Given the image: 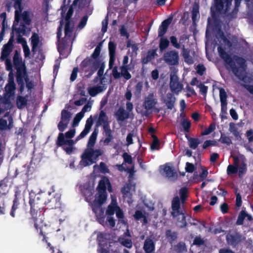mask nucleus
Masks as SVG:
<instances>
[{"instance_id": "obj_52", "label": "nucleus", "mask_w": 253, "mask_h": 253, "mask_svg": "<svg viewBox=\"0 0 253 253\" xmlns=\"http://www.w3.org/2000/svg\"><path fill=\"white\" fill-rule=\"evenodd\" d=\"M109 54V55H116V44L114 42H109L108 43Z\"/></svg>"}, {"instance_id": "obj_50", "label": "nucleus", "mask_w": 253, "mask_h": 253, "mask_svg": "<svg viewBox=\"0 0 253 253\" xmlns=\"http://www.w3.org/2000/svg\"><path fill=\"white\" fill-rule=\"evenodd\" d=\"M219 97L221 104L227 102V95L223 88H219Z\"/></svg>"}, {"instance_id": "obj_54", "label": "nucleus", "mask_w": 253, "mask_h": 253, "mask_svg": "<svg viewBox=\"0 0 253 253\" xmlns=\"http://www.w3.org/2000/svg\"><path fill=\"white\" fill-rule=\"evenodd\" d=\"M199 14L198 6L193 7L192 11V20L193 23H195L198 15Z\"/></svg>"}, {"instance_id": "obj_27", "label": "nucleus", "mask_w": 253, "mask_h": 253, "mask_svg": "<svg viewBox=\"0 0 253 253\" xmlns=\"http://www.w3.org/2000/svg\"><path fill=\"white\" fill-rule=\"evenodd\" d=\"M157 55L156 49L150 50L147 52V55L141 59L142 64H146Z\"/></svg>"}, {"instance_id": "obj_25", "label": "nucleus", "mask_w": 253, "mask_h": 253, "mask_svg": "<svg viewBox=\"0 0 253 253\" xmlns=\"http://www.w3.org/2000/svg\"><path fill=\"white\" fill-rule=\"evenodd\" d=\"M160 168L163 170V174L168 178L173 177L176 174L173 168L168 164H166L164 165L161 166Z\"/></svg>"}, {"instance_id": "obj_21", "label": "nucleus", "mask_w": 253, "mask_h": 253, "mask_svg": "<svg viewBox=\"0 0 253 253\" xmlns=\"http://www.w3.org/2000/svg\"><path fill=\"white\" fill-rule=\"evenodd\" d=\"M75 142L71 139H66L64 134L61 132L59 133L57 137L56 144L58 146H62L64 145H67L68 146L73 147Z\"/></svg>"}, {"instance_id": "obj_13", "label": "nucleus", "mask_w": 253, "mask_h": 253, "mask_svg": "<svg viewBox=\"0 0 253 253\" xmlns=\"http://www.w3.org/2000/svg\"><path fill=\"white\" fill-rule=\"evenodd\" d=\"M92 210L94 213L97 222L103 226H106L105 222V215L104 214V209L102 207L92 206Z\"/></svg>"}, {"instance_id": "obj_45", "label": "nucleus", "mask_w": 253, "mask_h": 253, "mask_svg": "<svg viewBox=\"0 0 253 253\" xmlns=\"http://www.w3.org/2000/svg\"><path fill=\"white\" fill-rule=\"evenodd\" d=\"M101 43H99L97 45L93 53L91 54L90 58L96 60H100L99 58V56L100 55L101 52Z\"/></svg>"}, {"instance_id": "obj_61", "label": "nucleus", "mask_w": 253, "mask_h": 253, "mask_svg": "<svg viewBox=\"0 0 253 253\" xmlns=\"http://www.w3.org/2000/svg\"><path fill=\"white\" fill-rule=\"evenodd\" d=\"M73 12H74V9H73L72 5H71L69 7V8L67 11V13L66 14V15L65 17L66 22H69V23H71V22H70L71 18L73 14Z\"/></svg>"}, {"instance_id": "obj_43", "label": "nucleus", "mask_w": 253, "mask_h": 253, "mask_svg": "<svg viewBox=\"0 0 253 253\" xmlns=\"http://www.w3.org/2000/svg\"><path fill=\"white\" fill-rule=\"evenodd\" d=\"M246 211L245 210H242L239 213L236 224L237 225H241L244 223V220L246 218Z\"/></svg>"}, {"instance_id": "obj_14", "label": "nucleus", "mask_w": 253, "mask_h": 253, "mask_svg": "<svg viewBox=\"0 0 253 253\" xmlns=\"http://www.w3.org/2000/svg\"><path fill=\"white\" fill-rule=\"evenodd\" d=\"M242 236L240 233L235 232L233 234H228L226 235V239L228 245L233 247H236L241 242Z\"/></svg>"}, {"instance_id": "obj_32", "label": "nucleus", "mask_w": 253, "mask_h": 253, "mask_svg": "<svg viewBox=\"0 0 253 253\" xmlns=\"http://www.w3.org/2000/svg\"><path fill=\"white\" fill-rule=\"evenodd\" d=\"M28 97V95L25 96H17V107L20 109L24 108L27 104Z\"/></svg>"}, {"instance_id": "obj_20", "label": "nucleus", "mask_w": 253, "mask_h": 253, "mask_svg": "<svg viewBox=\"0 0 253 253\" xmlns=\"http://www.w3.org/2000/svg\"><path fill=\"white\" fill-rule=\"evenodd\" d=\"M157 103V100L154 97L153 93H150L145 99L144 106L145 109L149 110L153 109Z\"/></svg>"}, {"instance_id": "obj_56", "label": "nucleus", "mask_w": 253, "mask_h": 253, "mask_svg": "<svg viewBox=\"0 0 253 253\" xmlns=\"http://www.w3.org/2000/svg\"><path fill=\"white\" fill-rule=\"evenodd\" d=\"M121 244L127 248H131L132 247V242L131 239H122L121 241Z\"/></svg>"}, {"instance_id": "obj_15", "label": "nucleus", "mask_w": 253, "mask_h": 253, "mask_svg": "<svg viewBox=\"0 0 253 253\" xmlns=\"http://www.w3.org/2000/svg\"><path fill=\"white\" fill-rule=\"evenodd\" d=\"M107 188L109 192H112V185L109 178L104 176L99 181L97 189L98 192H107Z\"/></svg>"}, {"instance_id": "obj_30", "label": "nucleus", "mask_w": 253, "mask_h": 253, "mask_svg": "<svg viewBox=\"0 0 253 253\" xmlns=\"http://www.w3.org/2000/svg\"><path fill=\"white\" fill-rule=\"evenodd\" d=\"M119 206L116 201L113 200L111 203L108 206L106 214L108 216H112L116 212Z\"/></svg>"}, {"instance_id": "obj_6", "label": "nucleus", "mask_w": 253, "mask_h": 253, "mask_svg": "<svg viewBox=\"0 0 253 253\" xmlns=\"http://www.w3.org/2000/svg\"><path fill=\"white\" fill-rule=\"evenodd\" d=\"M101 64L100 60H96L91 58L86 57L82 61L81 66L85 73L86 76L90 78L99 68Z\"/></svg>"}, {"instance_id": "obj_57", "label": "nucleus", "mask_w": 253, "mask_h": 253, "mask_svg": "<svg viewBox=\"0 0 253 253\" xmlns=\"http://www.w3.org/2000/svg\"><path fill=\"white\" fill-rule=\"evenodd\" d=\"M197 87L200 88V93L202 95L206 96L208 92V87L201 83L197 85Z\"/></svg>"}, {"instance_id": "obj_5", "label": "nucleus", "mask_w": 253, "mask_h": 253, "mask_svg": "<svg viewBox=\"0 0 253 253\" xmlns=\"http://www.w3.org/2000/svg\"><path fill=\"white\" fill-rule=\"evenodd\" d=\"M97 132L94 130L89 136L86 148L82 155L81 158L85 163V166H90L96 163L98 160V157L103 155L104 152L101 149H93L96 142Z\"/></svg>"}, {"instance_id": "obj_1", "label": "nucleus", "mask_w": 253, "mask_h": 253, "mask_svg": "<svg viewBox=\"0 0 253 253\" xmlns=\"http://www.w3.org/2000/svg\"><path fill=\"white\" fill-rule=\"evenodd\" d=\"M46 194L44 192H41L36 194L32 191L29 193V204L30 205V214L32 219L34 222L35 228L38 230H41V234H43L42 228L43 225V215L42 211L45 206L44 200H46Z\"/></svg>"}, {"instance_id": "obj_34", "label": "nucleus", "mask_w": 253, "mask_h": 253, "mask_svg": "<svg viewBox=\"0 0 253 253\" xmlns=\"http://www.w3.org/2000/svg\"><path fill=\"white\" fill-rule=\"evenodd\" d=\"M121 76H123L126 80L131 79V75L128 72V70H130V68L128 65H122L120 67Z\"/></svg>"}, {"instance_id": "obj_28", "label": "nucleus", "mask_w": 253, "mask_h": 253, "mask_svg": "<svg viewBox=\"0 0 253 253\" xmlns=\"http://www.w3.org/2000/svg\"><path fill=\"white\" fill-rule=\"evenodd\" d=\"M117 120L118 121H124L129 117V114L123 108H120L115 114Z\"/></svg>"}, {"instance_id": "obj_64", "label": "nucleus", "mask_w": 253, "mask_h": 253, "mask_svg": "<svg viewBox=\"0 0 253 253\" xmlns=\"http://www.w3.org/2000/svg\"><path fill=\"white\" fill-rule=\"evenodd\" d=\"M195 169L194 165L189 162L186 163L185 170L187 172L192 173Z\"/></svg>"}, {"instance_id": "obj_18", "label": "nucleus", "mask_w": 253, "mask_h": 253, "mask_svg": "<svg viewBox=\"0 0 253 253\" xmlns=\"http://www.w3.org/2000/svg\"><path fill=\"white\" fill-rule=\"evenodd\" d=\"M107 192H98L95 195V198L93 201L91 206L102 207V205L105 203L107 200Z\"/></svg>"}, {"instance_id": "obj_23", "label": "nucleus", "mask_w": 253, "mask_h": 253, "mask_svg": "<svg viewBox=\"0 0 253 253\" xmlns=\"http://www.w3.org/2000/svg\"><path fill=\"white\" fill-rule=\"evenodd\" d=\"M103 128L105 135L106 137L104 140V143L108 144L113 139L112 130L110 128L109 124L107 122L105 125H103Z\"/></svg>"}, {"instance_id": "obj_31", "label": "nucleus", "mask_w": 253, "mask_h": 253, "mask_svg": "<svg viewBox=\"0 0 253 253\" xmlns=\"http://www.w3.org/2000/svg\"><path fill=\"white\" fill-rule=\"evenodd\" d=\"M93 189L89 186H84L82 189V193L85 197L86 201L90 200L93 195Z\"/></svg>"}, {"instance_id": "obj_48", "label": "nucleus", "mask_w": 253, "mask_h": 253, "mask_svg": "<svg viewBox=\"0 0 253 253\" xmlns=\"http://www.w3.org/2000/svg\"><path fill=\"white\" fill-rule=\"evenodd\" d=\"M218 141L223 144L230 145L232 144V140L229 136H227L224 133H221Z\"/></svg>"}, {"instance_id": "obj_29", "label": "nucleus", "mask_w": 253, "mask_h": 253, "mask_svg": "<svg viewBox=\"0 0 253 253\" xmlns=\"http://www.w3.org/2000/svg\"><path fill=\"white\" fill-rule=\"evenodd\" d=\"M106 88L104 86L97 85L89 87L88 91L90 96L94 97L97 94L103 91Z\"/></svg>"}, {"instance_id": "obj_7", "label": "nucleus", "mask_w": 253, "mask_h": 253, "mask_svg": "<svg viewBox=\"0 0 253 253\" xmlns=\"http://www.w3.org/2000/svg\"><path fill=\"white\" fill-rule=\"evenodd\" d=\"M5 64L7 70L10 71L8 75V84H6L5 89V97L10 98L14 93L15 84L14 82V75L12 73V64L11 61L8 59L5 60Z\"/></svg>"}, {"instance_id": "obj_51", "label": "nucleus", "mask_w": 253, "mask_h": 253, "mask_svg": "<svg viewBox=\"0 0 253 253\" xmlns=\"http://www.w3.org/2000/svg\"><path fill=\"white\" fill-rule=\"evenodd\" d=\"M175 250L178 253H184L187 252L186 245L184 242H179L175 246Z\"/></svg>"}, {"instance_id": "obj_3", "label": "nucleus", "mask_w": 253, "mask_h": 253, "mask_svg": "<svg viewBox=\"0 0 253 253\" xmlns=\"http://www.w3.org/2000/svg\"><path fill=\"white\" fill-rule=\"evenodd\" d=\"M17 84L19 86L18 91L22 94L26 86L28 90L34 87V82L30 80L26 66L25 61L23 60L20 52L17 50Z\"/></svg>"}, {"instance_id": "obj_33", "label": "nucleus", "mask_w": 253, "mask_h": 253, "mask_svg": "<svg viewBox=\"0 0 253 253\" xmlns=\"http://www.w3.org/2000/svg\"><path fill=\"white\" fill-rule=\"evenodd\" d=\"M32 50L34 52L38 46L40 42V38L39 35L36 33H33L31 38Z\"/></svg>"}, {"instance_id": "obj_12", "label": "nucleus", "mask_w": 253, "mask_h": 253, "mask_svg": "<svg viewBox=\"0 0 253 253\" xmlns=\"http://www.w3.org/2000/svg\"><path fill=\"white\" fill-rule=\"evenodd\" d=\"M15 31L14 28V24H13L12 26V36L9 39L8 42L7 44H5L2 48V52H1V59H6L7 56L9 55L10 52L12 51L14 45L13 44V42H14V33Z\"/></svg>"}, {"instance_id": "obj_10", "label": "nucleus", "mask_w": 253, "mask_h": 253, "mask_svg": "<svg viewBox=\"0 0 253 253\" xmlns=\"http://www.w3.org/2000/svg\"><path fill=\"white\" fill-rule=\"evenodd\" d=\"M179 59L178 52L174 50L167 51L164 54V60L169 65L174 66L178 65Z\"/></svg>"}, {"instance_id": "obj_46", "label": "nucleus", "mask_w": 253, "mask_h": 253, "mask_svg": "<svg viewBox=\"0 0 253 253\" xmlns=\"http://www.w3.org/2000/svg\"><path fill=\"white\" fill-rule=\"evenodd\" d=\"M215 129V124L214 123H211L209 127L202 132V135H207L213 132Z\"/></svg>"}, {"instance_id": "obj_58", "label": "nucleus", "mask_w": 253, "mask_h": 253, "mask_svg": "<svg viewBox=\"0 0 253 253\" xmlns=\"http://www.w3.org/2000/svg\"><path fill=\"white\" fill-rule=\"evenodd\" d=\"M206 70V68L203 64H199L197 66V68H196L197 73L200 76H203Z\"/></svg>"}, {"instance_id": "obj_47", "label": "nucleus", "mask_w": 253, "mask_h": 253, "mask_svg": "<svg viewBox=\"0 0 253 253\" xmlns=\"http://www.w3.org/2000/svg\"><path fill=\"white\" fill-rule=\"evenodd\" d=\"M182 56L184 58L185 61L188 64L193 63V60L190 57L189 51L183 47Z\"/></svg>"}, {"instance_id": "obj_17", "label": "nucleus", "mask_w": 253, "mask_h": 253, "mask_svg": "<svg viewBox=\"0 0 253 253\" xmlns=\"http://www.w3.org/2000/svg\"><path fill=\"white\" fill-rule=\"evenodd\" d=\"M169 87L171 91L175 93H178L182 89L183 85L178 82L177 76H170Z\"/></svg>"}, {"instance_id": "obj_2", "label": "nucleus", "mask_w": 253, "mask_h": 253, "mask_svg": "<svg viewBox=\"0 0 253 253\" xmlns=\"http://www.w3.org/2000/svg\"><path fill=\"white\" fill-rule=\"evenodd\" d=\"M217 51L220 57L225 63L228 65L232 73L240 80L244 81L246 78V70L247 65L245 58L234 55L233 59L230 54H228L221 46L217 47Z\"/></svg>"}, {"instance_id": "obj_35", "label": "nucleus", "mask_w": 253, "mask_h": 253, "mask_svg": "<svg viewBox=\"0 0 253 253\" xmlns=\"http://www.w3.org/2000/svg\"><path fill=\"white\" fill-rule=\"evenodd\" d=\"M71 41V39L67 37L64 36V38L60 39L58 45V50L59 51L60 49L64 50L68 46L69 42Z\"/></svg>"}, {"instance_id": "obj_37", "label": "nucleus", "mask_w": 253, "mask_h": 253, "mask_svg": "<svg viewBox=\"0 0 253 253\" xmlns=\"http://www.w3.org/2000/svg\"><path fill=\"white\" fill-rule=\"evenodd\" d=\"M188 142L189 147L193 150L196 149L201 143L199 138L192 137H189L188 138Z\"/></svg>"}, {"instance_id": "obj_59", "label": "nucleus", "mask_w": 253, "mask_h": 253, "mask_svg": "<svg viewBox=\"0 0 253 253\" xmlns=\"http://www.w3.org/2000/svg\"><path fill=\"white\" fill-rule=\"evenodd\" d=\"M123 157L125 163H127L129 165L132 164V159L131 155H129L126 152H125L123 154Z\"/></svg>"}, {"instance_id": "obj_16", "label": "nucleus", "mask_w": 253, "mask_h": 253, "mask_svg": "<svg viewBox=\"0 0 253 253\" xmlns=\"http://www.w3.org/2000/svg\"><path fill=\"white\" fill-rule=\"evenodd\" d=\"M171 209L172 211L171 213L173 217H176L183 214V211L180 210V200L178 196L174 197L171 202Z\"/></svg>"}, {"instance_id": "obj_9", "label": "nucleus", "mask_w": 253, "mask_h": 253, "mask_svg": "<svg viewBox=\"0 0 253 253\" xmlns=\"http://www.w3.org/2000/svg\"><path fill=\"white\" fill-rule=\"evenodd\" d=\"M46 198L44 200L45 206H47L50 209H55L61 207L60 196L52 192L46 193Z\"/></svg>"}, {"instance_id": "obj_36", "label": "nucleus", "mask_w": 253, "mask_h": 253, "mask_svg": "<svg viewBox=\"0 0 253 253\" xmlns=\"http://www.w3.org/2000/svg\"><path fill=\"white\" fill-rule=\"evenodd\" d=\"M106 122L109 124L106 113L103 110H101L99 113L98 119L97 122V125L100 126L102 124L105 125Z\"/></svg>"}, {"instance_id": "obj_38", "label": "nucleus", "mask_w": 253, "mask_h": 253, "mask_svg": "<svg viewBox=\"0 0 253 253\" xmlns=\"http://www.w3.org/2000/svg\"><path fill=\"white\" fill-rule=\"evenodd\" d=\"M166 238L170 243L175 241L177 238V233L176 232H172L171 230H167L165 232Z\"/></svg>"}, {"instance_id": "obj_62", "label": "nucleus", "mask_w": 253, "mask_h": 253, "mask_svg": "<svg viewBox=\"0 0 253 253\" xmlns=\"http://www.w3.org/2000/svg\"><path fill=\"white\" fill-rule=\"evenodd\" d=\"M106 225L108 223L109 226L111 228L114 227L116 224V221L115 219L111 216H108L106 218Z\"/></svg>"}, {"instance_id": "obj_41", "label": "nucleus", "mask_w": 253, "mask_h": 253, "mask_svg": "<svg viewBox=\"0 0 253 253\" xmlns=\"http://www.w3.org/2000/svg\"><path fill=\"white\" fill-rule=\"evenodd\" d=\"M181 125L182 126L185 132H189L190 131L191 123L190 120L187 119H183L181 122Z\"/></svg>"}, {"instance_id": "obj_40", "label": "nucleus", "mask_w": 253, "mask_h": 253, "mask_svg": "<svg viewBox=\"0 0 253 253\" xmlns=\"http://www.w3.org/2000/svg\"><path fill=\"white\" fill-rule=\"evenodd\" d=\"M159 43V48L161 51L167 48L169 44V41L166 38L161 37Z\"/></svg>"}, {"instance_id": "obj_55", "label": "nucleus", "mask_w": 253, "mask_h": 253, "mask_svg": "<svg viewBox=\"0 0 253 253\" xmlns=\"http://www.w3.org/2000/svg\"><path fill=\"white\" fill-rule=\"evenodd\" d=\"M84 115H83V114H82L80 112L77 114L76 116L74 118L72 126H78L82 119L84 117Z\"/></svg>"}, {"instance_id": "obj_11", "label": "nucleus", "mask_w": 253, "mask_h": 253, "mask_svg": "<svg viewBox=\"0 0 253 253\" xmlns=\"http://www.w3.org/2000/svg\"><path fill=\"white\" fill-rule=\"evenodd\" d=\"M72 114L67 110L63 109L61 111V120L57 127L60 132H63L67 127L71 118Z\"/></svg>"}, {"instance_id": "obj_24", "label": "nucleus", "mask_w": 253, "mask_h": 253, "mask_svg": "<svg viewBox=\"0 0 253 253\" xmlns=\"http://www.w3.org/2000/svg\"><path fill=\"white\" fill-rule=\"evenodd\" d=\"M175 101L176 98L174 95L171 93H168L166 95L164 103L168 109L172 110L174 108Z\"/></svg>"}, {"instance_id": "obj_19", "label": "nucleus", "mask_w": 253, "mask_h": 253, "mask_svg": "<svg viewBox=\"0 0 253 253\" xmlns=\"http://www.w3.org/2000/svg\"><path fill=\"white\" fill-rule=\"evenodd\" d=\"M93 124V120L90 116L89 118H88L86 121V123L85 125V126L83 130L81 132V133L77 136L76 138V141H78L80 139L84 138L89 132L91 126Z\"/></svg>"}, {"instance_id": "obj_26", "label": "nucleus", "mask_w": 253, "mask_h": 253, "mask_svg": "<svg viewBox=\"0 0 253 253\" xmlns=\"http://www.w3.org/2000/svg\"><path fill=\"white\" fill-rule=\"evenodd\" d=\"M143 248L146 253H152L155 249L154 242L150 238H147L144 243Z\"/></svg>"}, {"instance_id": "obj_53", "label": "nucleus", "mask_w": 253, "mask_h": 253, "mask_svg": "<svg viewBox=\"0 0 253 253\" xmlns=\"http://www.w3.org/2000/svg\"><path fill=\"white\" fill-rule=\"evenodd\" d=\"M218 145V143L216 141H215L214 140H207L204 142V143L203 145V148L204 149H205L210 146H217Z\"/></svg>"}, {"instance_id": "obj_44", "label": "nucleus", "mask_w": 253, "mask_h": 253, "mask_svg": "<svg viewBox=\"0 0 253 253\" xmlns=\"http://www.w3.org/2000/svg\"><path fill=\"white\" fill-rule=\"evenodd\" d=\"M238 171V167L233 166L232 165H229L227 168V174L231 176L236 174Z\"/></svg>"}, {"instance_id": "obj_63", "label": "nucleus", "mask_w": 253, "mask_h": 253, "mask_svg": "<svg viewBox=\"0 0 253 253\" xmlns=\"http://www.w3.org/2000/svg\"><path fill=\"white\" fill-rule=\"evenodd\" d=\"M99 169L102 173H106L109 172V169L106 164L104 162H100L99 164Z\"/></svg>"}, {"instance_id": "obj_60", "label": "nucleus", "mask_w": 253, "mask_h": 253, "mask_svg": "<svg viewBox=\"0 0 253 253\" xmlns=\"http://www.w3.org/2000/svg\"><path fill=\"white\" fill-rule=\"evenodd\" d=\"M88 20V16L87 15H84L81 19L79 25L78 27L80 29H83L86 25Z\"/></svg>"}, {"instance_id": "obj_8", "label": "nucleus", "mask_w": 253, "mask_h": 253, "mask_svg": "<svg viewBox=\"0 0 253 253\" xmlns=\"http://www.w3.org/2000/svg\"><path fill=\"white\" fill-rule=\"evenodd\" d=\"M231 4V0H214V5L211 11L217 14H226Z\"/></svg>"}, {"instance_id": "obj_22", "label": "nucleus", "mask_w": 253, "mask_h": 253, "mask_svg": "<svg viewBox=\"0 0 253 253\" xmlns=\"http://www.w3.org/2000/svg\"><path fill=\"white\" fill-rule=\"evenodd\" d=\"M171 20V18H168L162 22L158 29V37H162L167 33Z\"/></svg>"}, {"instance_id": "obj_4", "label": "nucleus", "mask_w": 253, "mask_h": 253, "mask_svg": "<svg viewBox=\"0 0 253 253\" xmlns=\"http://www.w3.org/2000/svg\"><path fill=\"white\" fill-rule=\"evenodd\" d=\"M24 0H17V25L19 23V27L17 28V34L28 36L31 31V28L28 27L32 23L31 12L25 10L23 11L25 5L23 2Z\"/></svg>"}, {"instance_id": "obj_39", "label": "nucleus", "mask_w": 253, "mask_h": 253, "mask_svg": "<svg viewBox=\"0 0 253 253\" xmlns=\"http://www.w3.org/2000/svg\"><path fill=\"white\" fill-rule=\"evenodd\" d=\"M153 141L151 144V149L152 150H158L160 149V142L157 136L155 134L152 135Z\"/></svg>"}, {"instance_id": "obj_49", "label": "nucleus", "mask_w": 253, "mask_h": 253, "mask_svg": "<svg viewBox=\"0 0 253 253\" xmlns=\"http://www.w3.org/2000/svg\"><path fill=\"white\" fill-rule=\"evenodd\" d=\"M247 170V166L246 164L244 162L241 163L240 167H238V175L239 177H242L245 174Z\"/></svg>"}, {"instance_id": "obj_42", "label": "nucleus", "mask_w": 253, "mask_h": 253, "mask_svg": "<svg viewBox=\"0 0 253 253\" xmlns=\"http://www.w3.org/2000/svg\"><path fill=\"white\" fill-rule=\"evenodd\" d=\"M71 23L69 22H66L64 29V34L65 37L71 39L73 34V28L70 26Z\"/></svg>"}]
</instances>
